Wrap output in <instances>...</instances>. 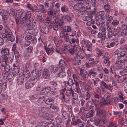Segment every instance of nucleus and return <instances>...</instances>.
Instances as JSON below:
<instances>
[{
    "mask_svg": "<svg viewBox=\"0 0 127 127\" xmlns=\"http://www.w3.org/2000/svg\"><path fill=\"white\" fill-rule=\"evenodd\" d=\"M96 52L97 56L98 57H100L103 54V51L98 48H96Z\"/></svg>",
    "mask_w": 127,
    "mask_h": 127,
    "instance_id": "f704fd0d",
    "label": "nucleus"
},
{
    "mask_svg": "<svg viewBox=\"0 0 127 127\" xmlns=\"http://www.w3.org/2000/svg\"><path fill=\"white\" fill-rule=\"evenodd\" d=\"M95 115L94 111V110H91L88 113L86 116L87 118L92 117Z\"/></svg>",
    "mask_w": 127,
    "mask_h": 127,
    "instance_id": "2f4dec72",
    "label": "nucleus"
},
{
    "mask_svg": "<svg viewBox=\"0 0 127 127\" xmlns=\"http://www.w3.org/2000/svg\"><path fill=\"white\" fill-rule=\"evenodd\" d=\"M121 79L123 80L124 79V80L125 81V82H126L127 84V74H124L120 77Z\"/></svg>",
    "mask_w": 127,
    "mask_h": 127,
    "instance_id": "774afa93",
    "label": "nucleus"
},
{
    "mask_svg": "<svg viewBox=\"0 0 127 127\" xmlns=\"http://www.w3.org/2000/svg\"><path fill=\"white\" fill-rule=\"evenodd\" d=\"M122 30L121 32V35L123 36H125L127 35V26L125 24H123L121 25Z\"/></svg>",
    "mask_w": 127,
    "mask_h": 127,
    "instance_id": "1a4fd4ad",
    "label": "nucleus"
},
{
    "mask_svg": "<svg viewBox=\"0 0 127 127\" xmlns=\"http://www.w3.org/2000/svg\"><path fill=\"white\" fill-rule=\"evenodd\" d=\"M89 41V40H87L85 38H84L80 42V43L83 46H86L87 43H88Z\"/></svg>",
    "mask_w": 127,
    "mask_h": 127,
    "instance_id": "603ef678",
    "label": "nucleus"
},
{
    "mask_svg": "<svg viewBox=\"0 0 127 127\" xmlns=\"http://www.w3.org/2000/svg\"><path fill=\"white\" fill-rule=\"evenodd\" d=\"M50 83V85L53 87H56L58 85L57 82L56 81H51Z\"/></svg>",
    "mask_w": 127,
    "mask_h": 127,
    "instance_id": "69168bd1",
    "label": "nucleus"
},
{
    "mask_svg": "<svg viewBox=\"0 0 127 127\" xmlns=\"http://www.w3.org/2000/svg\"><path fill=\"white\" fill-rule=\"evenodd\" d=\"M77 15L79 17H82L85 16V14L84 12L82 11L78 12L77 13Z\"/></svg>",
    "mask_w": 127,
    "mask_h": 127,
    "instance_id": "4d7b16f0",
    "label": "nucleus"
},
{
    "mask_svg": "<svg viewBox=\"0 0 127 127\" xmlns=\"http://www.w3.org/2000/svg\"><path fill=\"white\" fill-rule=\"evenodd\" d=\"M61 10L63 13L65 12L66 13H68L69 12L68 8L65 5H63L61 7Z\"/></svg>",
    "mask_w": 127,
    "mask_h": 127,
    "instance_id": "72a5a7b5",
    "label": "nucleus"
},
{
    "mask_svg": "<svg viewBox=\"0 0 127 127\" xmlns=\"http://www.w3.org/2000/svg\"><path fill=\"white\" fill-rule=\"evenodd\" d=\"M50 73L49 71L46 69H44L42 74V76L45 79H48L50 77Z\"/></svg>",
    "mask_w": 127,
    "mask_h": 127,
    "instance_id": "2eb2a0df",
    "label": "nucleus"
},
{
    "mask_svg": "<svg viewBox=\"0 0 127 127\" xmlns=\"http://www.w3.org/2000/svg\"><path fill=\"white\" fill-rule=\"evenodd\" d=\"M92 80L93 82L94 85L95 86L96 84L100 81V80L97 78H95L92 79Z\"/></svg>",
    "mask_w": 127,
    "mask_h": 127,
    "instance_id": "0e129e2a",
    "label": "nucleus"
},
{
    "mask_svg": "<svg viewBox=\"0 0 127 127\" xmlns=\"http://www.w3.org/2000/svg\"><path fill=\"white\" fill-rule=\"evenodd\" d=\"M112 100L113 98H110L109 99H104L103 101V103L104 104L106 105H111Z\"/></svg>",
    "mask_w": 127,
    "mask_h": 127,
    "instance_id": "b1692460",
    "label": "nucleus"
},
{
    "mask_svg": "<svg viewBox=\"0 0 127 127\" xmlns=\"http://www.w3.org/2000/svg\"><path fill=\"white\" fill-rule=\"evenodd\" d=\"M76 92L78 94L79 97H82V92L81 90L79 87H77L76 88Z\"/></svg>",
    "mask_w": 127,
    "mask_h": 127,
    "instance_id": "e433bc0d",
    "label": "nucleus"
},
{
    "mask_svg": "<svg viewBox=\"0 0 127 127\" xmlns=\"http://www.w3.org/2000/svg\"><path fill=\"white\" fill-rule=\"evenodd\" d=\"M15 57L16 59H18L20 57V55L19 52L17 50L14 51V52Z\"/></svg>",
    "mask_w": 127,
    "mask_h": 127,
    "instance_id": "052dcab7",
    "label": "nucleus"
},
{
    "mask_svg": "<svg viewBox=\"0 0 127 127\" xmlns=\"http://www.w3.org/2000/svg\"><path fill=\"white\" fill-rule=\"evenodd\" d=\"M67 66H61L59 68V70L61 71V72H64L65 69H67Z\"/></svg>",
    "mask_w": 127,
    "mask_h": 127,
    "instance_id": "5fc2aeb1",
    "label": "nucleus"
},
{
    "mask_svg": "<svg viewBox=\"0 0 127 127\" xmlns=\"http://www.w3.org/2000/svg\"><path fill=\"white\" fill-rule=\"evenodd\" d=\"M23 74L24 77H25L26 78H29L31 76V74L28 69H24Z\"/></svg>",
    "mask_w": 127,
    "mask_h": 127,
    "instance_id": "aec40b11",
    "label": "nucleus"
},
{
    "mask_svg": "<svg viewBox=\"0 0 127 127\" xmlns=\"http://www.w3.org/2000/svg\"><path fill=\"white\" fill-rule=\"evenodd\" d=\"M66 74L64 72L60 71L58 74V76L60 78H63L66 75Z\"/></svg>",
    "mask_w": 127,
    "mask_h": 127,
    "instance_id": "3c124183",
    "label": "nucleus"
},
{
    "mask_svg": "<svg viewBox=\"0 0 127 127\" xmlns=\"http://www.w3.org/2000/svg\"><path fill=\"white\" fill-rule=\"evenodd\" d=\"M51 90V88L49 86H47L42 89L40 91V94L41 95H45L49 93Z\"/></svg>",
    "mask_w": 127,
    "mask_h": 127,
    "instance_id": "9b49d317",
    "label": "nucleus"
},
{
    "mask_svg": "<svg viewBox=\"0 0 127 127\" xmlns=\"http://www.w3.org/2000/svg\"><path fill=\"white\" fill-rule=\"evenodd\" d=\"M51 112L53 113L56 112L59 110V107L55 105H50V106Z\"/></svg>",
    "mask_w": 127,
    "mask_h": 127,
    "instance_id": "cd10ccee",
    "label": "nucleus"
},
{
    "mask_svg": "<svg viewBox=\"0 0 127 127\" xmlns=\"http://www.w3.org/2000/svg\"><path fill=\"white\" fill-rule=\"evenodd\" d=\"M86 46L88 51H90L92 50V44L90 41L87 43Z\"/></svg>",
    "mask_w": 127,
    "mask_h": 127,
    "instance_id": "c9c22d12",
    "label": "nucleus"
},
{
    "mask_svg": "<svg viewBox=\"0 0 127 127\" xmlns=\"http://www.w3.org/2000/svg\"><path fill=\"white\" fill-rule=\"evenodd\" d=\"M33 20L32 21H30V22H27L26 23H25L23 25H27L28 24L30 25L31 26H32L33 28L36 24V22H33Z\"/></svg>",
    "mask_w": 127,
    "mask_h": 127,
    "instance_id": "4c0bfd02",
    "label": "nucleus"
},
{
    "mask_svg": "<svg viewBox=\"0 0 127 127\" xmlns=\"http://www.w3.org/2000/svg\"><path fill=\"white\" fill-rule=\"evenodd\" d=\"M4 70L5 72L6 73L8 74L10 72H11V68H10L9 65H6L4 68Z\"/></svg>",
    "mask_w": 127,
    "mask_h": 127,
    "instance_id": "7c9ffc66",
    "label": "nucleus"
},
{
    "mask_svg": "<svg viewBox=\"0 0 127 127\" xmlns=\"http://www.w3.org/2000/svg\"><path fill=\"white\" fill-rule=\"evenodd\" d=\"M112 29L113 31V36H114L120 33L121 31V28L119 27H117L116 29L114 27H112Z\"/></svg>",
    "mask_w": 127,
    "mask_h": 127,
    "instance_id": "f8f14e48",
    "label": "nucleus"
},
{
    "mask_svg": "<svg viewBox=\"0 0 127 127\" xmlns=\"http://www.w3.org/2000/svg\"><path fill=\"white\" fill-rule=\"evenodd\" d=\"M72 95L74 99L77 100L78 99V95L77 93H75L74 91L72 92Z\"/></svg>",
    "mask_w": 127,
    "mask_h": 127,
    "instance_id": "13d9d810",
    "label": "nucleus"
},
{
    "mask_svg": "<svg viewBox=\"0 0 127 127\" xmlns=\"http://www.w3.org/2000/svg\"><path fill=\"white\" fill-rule=\"evenodd\" d=\"M47 11L46 9L44 8V6L43 5H39V7L38 8V11H36V12H40L41 13H44Z\"/></svg>",
    "mask_w": 127,
    "mask_h": 127,
    "instance_id": "412c9836",
    "label": "nucleus"
},
{
    "mask_svg": "<svg viewBox=\"0 0 127 127\" xmlns=\"http://www.w3.org/2000/svg\"><path fill=\"white\" fill-rule=\"evenodd\" d=\"M105 23V21L103 20H101L99 21L98 22H96V24L98 26V25L102 27Z\"/></svg>",
    "mask_w": 127,
    "mask_h": 127,
    "instance_id": "e2e57ef3",
    "label": "nucleus"
},
{
    "mask_svg": "<svg viewBox=\"0 0 127 127\" xmlns=\"http://www.w3.org/2000/svg\"><path fill=\"white\" fill-rule=\"evenodd\" d=\"M80 85H81V83L80 82L76 81V80L74 81L73 86H74L76 87V88H77V87H79Z\"/></svg>",
    "mask_w": 127,
    "mask_h": 127,
    "instance_id": "6e6d98bb",
    "label": "nucleus"
},
{
    "mask_svg": "<svg viewBox=\"0 0 127 127\" xmlns=\"http://www.w3.org/2000/svg\"><path fill=\"white\" fill-rule=\"evenodd\" d=\"M102 64L103 65H105L106 66H108L110 65V62L109 61L108 57H105V59L102 61Z\"/></svg>",
    "mask_w": 127,
    "mask_h": 127,
    "instance_id": "a878e982",
    "label": "nucleus"
},
{
    "mask_svg": "<svg viewBox=\"0 0 127 127\" xmlns=\"http://www.w3.org/2000/svg\"><path fill=\"white\" fill-rule=\"evenodd\" d=\"M0 52L1 56L4 57H7V56H8L9 53V51L8 49L2 48H0Z\"/></svg>",
    "mask_w": 127,
    "mask_h": 127,
    "instance_id": "6e6552de",
    "label": "nucleus"
},
{
    "mask_svg": "<svg viewBox=\"0 0 127 127\" xmlns=\"http://www.w3.org/2000/svg\"><path fill=\"white\" fill-rule=\"evenodd\" d=\"M24 77L22 73L19 74L17 77V82L19 85L22 84L24 82Z\"/></svg>",
    "mask_w": 127,
    "mask_h": 127,
    "instance_id": "9d476101",
    "label": "nucleus"
},
{
    "mask_svg": "<svg viewBox=\"0 0 127 127\" xmlns=\"http://www.w3.org/2000/svg\"><path fill=\"white\" fill-rule=\"evenodd\" d=\"M100 83L101 85L103 86L105 88L107 89L108 88V85L106 84V83L103 81H101L100 82Z\"/></svg>",
    "mask_w": 127,
    "mask_h": 127,
    "instance_id": "bf43d9fd",
    "label": "nucleus"
},
{
    "mask_svg": "<svg viewBox=\"0 0 127 127\" xmlns=\"http://www.w3.org/2000/svg\"><path fill=\"white\" fill-rule=\"evenodd\" d=\"M119 44V41L118 40H115L113 41L110 44V46L112 47H115L117 46Z\"/></svg>",
    "mask_w": 127,
    "mask_h": 127,
    "instance_id": "58836bf2",
    "label": "nucleus"
},
{
    "mask_svg": "<svg viewBox=\"0 0 127 127\" xmlns=\"http://www.w3.org/2000/svg\"><path fill=\"white\" fill-rule=\"evenodd\" d=\"M34 83L32 81H29L26 82L25 84V87L26 88L29 89L32 88Z\"/></svg>",
    "mask_w": 127,
    "mask_h": 127,
    "instance_id": "a211bd4d",
    "label": "nucleus"
},
{
    "mask_svg": "<svg viewBox=\"0 0 127 127\" xmlns=\"http://www.w3.org/2000/svg\"><path fill=\"white\" fill-rule=\"evenodd\" d=\"M8 58L7 57L4 58V61H3L1 63V66L2 67H5V66H6V65H7L6 64V62L8 60Z\"/></svg>",
    "mask_w": 127,
    "mask_h": 127,
    "instance_id": "a18cd8bd",
    "label": "nucleus"
},
{
    "mask_svg": "<svg viewBox=\"0 0 127 127\" xmlns=\"http://www.w3.org/2000/svg\"><path fill=\"white\" fill-rule=\"evenodd\" d=\"M45 103L47 104H52L54 102V99L53 98L49 97L46 98L45 100Z\"/></svg>",
    "mask_w": 127,
    "mask_h": 127,
    "instance_id": "393cba45",
    "label": "nucleus"
},
{
    "mask_svg": "<svg viewBox=\"0 0 127 127\" xmlns=\"http://www.w3.org/2000/svg\"><path fill=\"white\" fill-rule=\"evenodd\" d=\"M115 64H116L117 66L119 69H123L125 67L124 62L117 60Z\"/></svg>",
    "mask_w": 127,
    "mask_h": 127,
    "instance_id": "5701e85b",
    "label": "nucleus"
},
{
    "mask_svg": "<svg viewBox=\"0 0 127 127\" xmlns=\"http://www.w3.org/2000/svg\"><path fill=\"white\" fill-rule=\"evenodd\" d=\"M46 96H43L42 97L38 99L37 101L38 102L40 103H42L43 102H45V100L46 99L45 98Z\"/></svg>",
    "mask_w": 127,
    "mask_h": 127,
    "instance_id": "79ce46f5",
    "label": "nucleus"
},
{
    "mask_svg": "<svg viewBox=\"0 0 127 127\" xmlns=\"http://www.w3.org/2000/svg\"><path fill=\"white\" fill-rule=\"evenodd\" d=\"M96 111V115L101 118H104L106 116V110L101 108H97Z\"/></svg>",
    "mask_w": 127,
    "mask_h": 127,
    "instance_id": "39448f33",
    "label": "nucleus"
},
{
    "mask_svg": "<svg viewBox=\"0 0 127 127\" xmlns=\"http://www.w3.org/2000/svg\"><path fill=\"white\" fill-rule=\"evenodd\" d=\"M127 59V56H124L122 57H120L118 60L120 61L123 62H124Z\"/></svg>",
    "mask_w": 127,
    "mask_h": 127,
    "instance_id": "37998d69",
    "label": "nucleus"
},
{
    "mask_svg": "<svg viewBox=\"0 0 127 127\" xmlns=\"http://www.w3.org/2000/svg\"><path fill=\"white\" fill-rule=\"evenodd\" d=\"M71 47L68 50L69 53L72 55H73L75 53L74 48L76 47H73V46H71Z\"/></svg>",
    "mask_w": 127,
    "mask_h": 127,
    "instance_id": "09e8293b",
    "label": "nucleus"
},
{
    "mask_svg": "<svg viewBox=\"0 0 127 127\" xmlns=\"http://www.w3.org/2000/svg\"><path fill=\"white\" fill-rule=\"evenodd\" d=\"M69 43L72 44L74 43L72 46L73 47H76L77 46L79 45V41L78 39H76L74 38H72L71 40L69 41Z\"/></svg>",
    "mask_w": 127,
    "mask_h": 127,
    "instance_id": "ddd939ff",
    "label": "nucleus"
},
{
    "mask_svg": "<svg viewBox=\"0 0 127 127\" xmlns=\"http://www.w3.org/2000/svg\"><path fill=\"white\" fill-rule=\"evenodd\" d=\"M13 65L14 67L12 71L10 72L8 76V79L10 81L13 80L14 76L17 75L20 70L19 66H16L15 64H13Z\"/></svg>",
    "mask_w": 127,
    "mask_h": 127,
    "instance_id": "7ed1b4c3",
    "label": "nucleus"
},
{
    "mask_svg": "<svg viewBox=\"0 0 127 127\" xmlns=\"http://www.w3.org/2000/svg\"><path fill=\"white\" fill-rule=\"evenodd\" d=\"M0 87V88L1 89V91H3L5 90V89H6L7 88V86L6 82H4L2 83Z\"/></svg>",
    "mask_w": 127,
    "mask_h": 127,
    "instance_id": "49530a36",
    "label": "nucleus"
},
{
    "mask_svg": "<svg viewBox=\"0 0 127 127\" xmlns=\"http://www.w3.org/2000/svg\"><path fill=\"white\" fill-rule=\"evenodd\" d=\"M52 46L51 45H49L48 47L47 46H44L47 54L49 55H51L53 53V48Z\"/></svg>",
    "mask_w": 127,
    "mask_h": 127,
    "instance_id": "0eeeda50",
    "label": "nucleus"
},
{
    "mask_svg": "<svg viewBox=\"0 0 127 127\" xmlns=\"http://www.w3.org/2000/svg\"><path fill=\"white\" fill-rule=\"evenodd\" d=\"M0 15L2 17V19L6 20L8 17V14L7 11L2 9H0Z\"/></svg>",
    "mask_w": 127,
    "mask_h": 127,
    "instance_id": "423d86ee",
    "label": "nucleus"
},
{
    "mask_svg": "<svg viewBox=\"0 0 127 127\" xmlns=\"http://www.w3.org/2000/svg\"><path fill=\"white\" fill-rule=\"evenodd\" d=\"M94 15V14L93 12H89L87 14L88 16L84 17L83 19L85 21H87L89 20L90 19L92 18Z\"/></svg>",
    "mask_w": 127,
    "mask_h": 127,
    "instance_id": "bb28decb",
    "label": "nucleus"
},
{
    "mask_svg": "<svg viewBox=\"0 0 127 127\" xmlns=\"http://www.w3.org/2000/svg\"><path fill=\"white\" fill-rule=\"evenodd\" d=\"M88 75L90 78L92 76L95 77L97 76V73L96 72H95L94 70L91 69L89 70Z\"/></svg>",
    "mask_w": 127,
    "mask_h": 127,
    "instance_id": "dca6fc26",
    "label": "nucleus"
},
{
    "mask_svg": "<svg viewBox=\"0 0 127 127\" xmlns=\"http://www.w3.org/2000/svg\"><path fill=\"white\" fill-rule=\"evenodd\" d=\"M104 121L101 119L97 120L96 122L95 123V125L96 126H101L104 124Z\"/></svg>",
    "mask_w": 127,
    "mask_h": 127,
    "instance_id": "4be33fe9",
    "label": "nucleus"
},
{
    "mask_svg": "<svg viewBox=\"0 0 127 127\" xmlns=\"http://www.w3.org/2000/svg\"><path fill=\"white\" fill-rule=\"evenodd\" d=\"M39 116L46 120H48L49 118V114L46 113L40 112L39 114Z\"/></svg>",
    "mask_w": 127,
    "mask_h": 127,
    "instance_id": "6ab92c4d",
    "label": "nucleus"
},
{
    "mask_svg": "<svg viewBox=\"0 0 127 127\" xmlns=\"http://www.w3.org/2000/svg\"><path fill=\"white\" fill-rule=\"evenodd\" d=\"M49 69L50 71L53 73L56 72L59 70L58 68L56 67H55L53 65H51Z\"/></svg>",
    "mask_w": 127,
    "mask_h": 127,
    "instance_id": "c756f323",
    "label": "nucleus"
},
{
    "mask_svg": "<svg viewBox=\"0 0 127 127\" xmlns=\"http://www.w3.org/2000/svg\"><path fill=\"white\" fill-rule=\"evenodd\" d=\"M2 36V37L6 38V37L7 35H10L11 34V32L10 30L9 29L7 25H6L4 26L2 32H1Z\"/></svg>",
    "mask_w": 127,
    "mask_h": 127,
    "instance_id": "20e7f679",
    "label": "nucleus"
},
{
    "mask_svg": "<svg viewBox=\"0 0 127 127\" xmlns=\"http://www.w3.org/2000/svg\"><path fill=\"white\" fill-rule=\"evenodd\" d=\"M113 31L112 30V29L111 31H109L107 33V36L109 39H111L113 36Z\"/></svg>",
    "mask_w": 127,
    "mask_h": 127,
    "instance_id": "c03bdc74",
    "label": "nucleus"
},
{
    "mask_svg": "<svg viewBox=\"0 0 127 127\" xmlns=\"http://www.w3.org/2000/svg\"><path fill=\"white\" fill-rule=\"evenodd\" d=\"M32 49L33 46H30L26 49V51L28 53H32Z\"/></svg>",
    "mask_w": 127,
    "mask_h": 127,
    "instance_id": "338daca9",
    "label": "nucleus"
},
{
    "mask_svg": "<svg viewBox=\"0 0 127 127\" xmlns=\"http://www.w3.org/2000/svg\"><path fill=\"white\" fill-rule=\"evenodd\" d=\"M104 8L105 11L108 12H110V6L109 4H106L104 5Z\"/></svg>",
    "mask_w": 127,
    "mask_h": 127,
    "instance_id": "de8ad7c7",
    "label": "nucleus"
},
{
    "mask_svg": "<svg viewBox=\"0 0 127 127\" xmlns=\"http://www.w3.org/2000/svg\"><path fill=\"white\" fill-rule=\"evenodd\" d=\"M31 13L30 12H26L25 11L22 12L21 14L20 18L22 20L20 22L21 24L24 25L25 23L27 22L32 21L33 19L32 17H31Z\"/></svg>",
    "mask_w": 127,
    "mask_h": 127,
    "instance_id": "f257e3e1",
    "label": "nucleus"
},
{
    "mask_svg": "<svg viewBox=\"0 0 127 127\" xmlns=\"http://www.w3.org/2000/svg\"><path fill=\"white\" fill-rule=\"evenodd\" d=\"M123 48L124 49V47L123 46H121L120 48L114 52V55H116L120 54V52H121V50H122Z\"/></svg>",
    "mask_w": 127,
    "mask_h": 127,
    "instance_id": "a19ab883",
    "label": "nucleus"
},
{
    "mask_svg": "<svg viewBox=\"0 0 127 127\" xmlns=\"http://www.w3.org/2000/svg\"><path fill=\"white\" fill-rule=\"evenodd\" d=\"M119 98H120V100L121 102H123L124 100V98L123 97V95L121 92H119L118 93Z\"/></svg>",
    "mask_w": 127,
    "mask_h": 127,
    "instance_id": "864d4df0",
    "label": "nucleus"
},
{
    "mask_svg": "<svg viewBox=\"0 0 127 127\" xmlns=\"http://www.w3.org/2000/svg\"><path fill=\"white\" fill-rule=\"evenodd\" d=\"M59 64L62 66H67V64L63 60L61 59L59 61Z\"/></svg>",
    "mask_w": 127,
    "mask_h": 127,
    "instance_id": "680f3d73",
    "label": "nucleus"
},
{
    "mask_svg": "<svg viewBox=\"0 0 127 127\" xmlns=\"http://www.w3.org/2000/svg\"><path fill=\"white\" fill-rule=\"evenodd\" d=\"M93 95L95 98L99 99L100 98L101 94L99 92H98L97 93L94 92L93 93Z\"/></svg>",
    "mask_w": 127,
    "mask_h": 127,
    "instance_id": "8fccbe9b",
    "label": "nucleus"
},
{
    "mask_svg": "<svg viewBox=\"0 0 127 127\" xmlns=\"http://www.w3.org/2000/svg\"><path fill=\"white\" fill-rule=\"evenodd\" d=\"M63 118L65 120L67 119L69 116L68 113L66 111L63 110L62 112Z\"/></svg>",
    "mask_w": 127,
    "mask_h": 127,
    "instance_id": "473e14b6",
    "label": "nucleus"
},
{
    "mask_svg": "<svg viewBox=\"0 0 127 127\" xmlns=\"http://www.w3.org/2000/svg\"><path fill=\"white\" fill-rule=\"evenodd\" d=\"M106 33L107 32L102 31L101 33L99 32L98 33V36L99 38H100L102 40H104L105 39Z\"/></svg>",
    "mask_w": 127,
    "mask_h": 127,
    "instance_id": "f3484780",
    "label": "nucleus"
},
{
    "mask_svg": "<svg viewBox=\"0 0 127 127\" xmlns=\"http://www.w3.org/2000/svg\"><path fill=\"white\" fill-rule=\"evenodd\" d=\"M73 8L75 10H79L81 8V4L79 3L76 4L74 5Z\"/></svg>",
    "mask_w": 127,
    "mask_h": 127,
    "instance_id": "ea45409f",
    "label": "nucleus"
},
{
    "mask_svg": "<svg viewBox=\"0 0 127 127\" xmlns=\"http://www.w3.org/2000/svg\"><path fill=\"white\" fill-rule=\"evenodd\" d=\"M49 29L47 27L45 26H41L40 27V30L41 32L45 34H47L49 32Z\"/></svg>",
    "mask_w": 127,
    "mask_h": 127,
    "instance_id": "4468645a",
    "label": "nucleus"
},
{
    "mask_svg": "<svg viewBox=\"0 0 127 127\" xmlns=\"http://www.w3.org/2000/svg\"><path fill=\"white\" fill-rule=\"evenodd\" d=\"M35 70L31 72V80H35L39 78L40 75V66L38 63H36L34 65Z\"/></svg>",
    "mask_w": 127,
    "mask_h": 127,
    "instance_id": "f03ea898",
    "label": "nucleus"
},
{
    "mask_svg": "<svg viewBox=\"0 0 127 127\" xmlns=\"http://www.w3.org/2000/svg\"><path fill=\"white\" fill-rule=\"evenodd\" d=\"M6 39L8 41H10L11 42L14 41L15 40V38L14 36L12 35V33L10 35H7L6 37Z\"/></svg>",
    "mask_w": 127,
    "mask_h": 127,
    "instance_id": "c85d7f7f",
    "label": "nucleus"
}]
</instances>
